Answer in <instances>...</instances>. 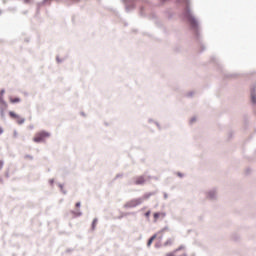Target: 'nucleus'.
<instances>
[{
    "label": "nucleus",
    "instance_id": "nucleus-9",
    "mask_svg": "<svg viewBox=\"0 0 256 256\" xmlns=\"http://www.w3.org/2000/svg\"><path fill=\"white\" fill-rule=\"evenodd\" d=\"M96 225H97V219H94L92 222V229H95Z\"/></svg>",
    "mask_w": 256,
    "mask_h": 256
},
{
    "label": "nucleus",
    "instance_id": "nucleus-8",
    "mask_svg": "<svg viewBox=\"0 0 256 256\" xmlns=\"http://www.w3.org/2000/svg\"><path fill=\"white\" fill-rule=\"evenodd\" d=\"M155 239H157V235H153V236L148 240L147 246H148V247H151V245L153 244V241H155Z\"/></svg>",
    "mask_w": 256,
    "mask_h": 256
},
{
    "label": "nucleus",
    "instance_id": "nucleus-14",
    "mask_svg": "<svg viewBox=\"0 0 256 256\" xmlns=\"http://www.w3.org/2000/svg\"><path fill=\"white\" fill-rule=\"evenodd\" d=\"M76 207H81V202H77Z\"/></svg>",
    "mask_w": 256,
    "mask_h": 256
},
{
    "label": "nucleus",
    "instance_id": "nucleus-6",
    "mask_svg": "<svg viewBox=\"0 0 256 256\" xmlns=\"http://www.w3.org/2000/svg\"><path fill=\"white\" fill-rule=\"evenodd\" d=\"M145 184V177L138 176L135 178V185H144Z\"/></svg>",
    "mask_w": 256,
    "mask_h": 256
},
{
    "label": "nucleus",
    "instance_id": "nucleus-11",
    "mask_svg": "<svg viewBox=\"0 0 256 256\" xmlns=\"http://www.w3.org/2000/svg\"><path fill=\"white\" fill-rule=\"evenodd\" d=\"M3 165H4L3 160H0V170L3 169Z\"/></svg>",
    "mask_w": 256,
    "mask_h": 256
},
{
    "label": "nucleus",
    "instance_id": "nucleus-5",
    "mask_svg": "<svg viewBox=\"0 0 256 256\" xmlns=\"http://www.w3.org/2000/svg\"><path fill=\"white\" fill-rule=\"evenodd\" d=\"M165 213L164 212H156L154 213V223H157L159 219H165Z\"/></svg>",
    "mask_w": 256,
    "mask_h": 256
},
{
    "label": "nucleus",
    "instance_id": "nucleus-18",
    "mask_svg": "<svg viewBox=\"0 0 256 256\" xmlns=\"http://www.w3.org/2000/svg\"><path fill=\"white\" fill-rule=\"evenodd\" d=\"M177 255H181V252H178Z\"/></svg>",
    "mask_w": 256,
    "mask_h": 256
},
{
    "label": "nucleus",
    "instance_id": "nucleus-12",
    "mask_svg": "<svg viewBox=\"0 0 256 256\" xmlns=\"http://www.w3.org/2000/svg\"><path fill=\"white\" fill-rule=\"evenodd\" d=\"M190 21L194 26L196 25L195 20H193V18H190Z\"/></svg>",
    "mask_w": 256,
    "mask_h": 256
},
{
    "label": "nucleus",
    "instance_id": "nucleus-13",
    "mask_svg": "<svg viewBox=\"0 0 256 256\" xmlns=\"http://www.w3.org/2000/svg\"><path fill=\"white\" fill-rule=\"evenodd\" d=\"M252 102L255 103L256 100H255V95L252 94Z\"/></svg>",
    "mask_w": 256,
    "mask_h": 256
},
{
    "label": "nucleus",
    "instance_id": "nucleus-17",
    "mask_svg": "<svg viewBox=\"0 0 256 256\" xmlns=\"http://www.w3.org/2000/svg\"><path fill=\"white\" fill-rule=\"evenodd\" d=\"M3 93H5V90H2V91H1V94H2V95H3Z\"/></svg>",
    "mask_w": 256,
    "mask_h": 256
},
{
    "label": "nucleus",
    "instance_id": "nucleus-1",
    "mask_svg": "<svg viewBox=\"0 0 256 256\" xmlns=\"http://www.w3.org/2000/svg\"><path fill=\"white\" fill-rule=\"evenodd\" d=\"M49 137H51V133L42 130L34 135L33 141L34 143H45L46 139H49Z\"/></svg>",
    "mask_w": 256,
    "mask_h": 256
},
{
    "label": "nucleus",
    "instance_id": "nucleus-4",
    "mask_svg": "<svg viewBox=\"0 0 256 256\" xmlns=\"http://www.w3.org/2000/svg\"><path fill=\"white\" fill-rule=\"evenodd\" d=\"M9 117H11V119H14L16 123H18V125H23V123H25V118L21 117L19 114L13 111L9 112Z\"/></svg>",
    "mask_w": 256,
    "mask_h": 256
},
{
    "label": "nucleus",
    "instance_id": "nucleus-15",
    "mask_svg": "<svg viewBox=\"0 0 256 256\" xmlns=\"http://www.w3.org/2000/svg\"><path fill=\"white\" fill-rule=\"evenodd\" d=\"M3 134V128L0 127V135Z\"/></svg>",
    "mask_w": 256,
    "mask_h": 256
},
{
    "label": "nucleus",
    "instance_id": "nucleus-16",
    "mask_svg": "<svg viewBox=\"0 0 256 256\" xmlns=\"http://www.w3.org/2000/svg\"><path fill=\"white\" fill-rule=\"evenodd\" d=\"M25 3H31V0H24Z\"/></svg>",
    "mask_w": 256,
    "mask_h": 256
},
{
    "label": "nucleus",
    "instance_id": "nucleus-7",
    "mask_svg": "<svg viewBox=\"0 0 256 256\" xmlns=\"http://www.w3.org/2000/svg\"><path fill=\"white\" fill-rule=\"evenodd\" d=\"M9 101H10V103H21V98L10 97Z\"/></svg>",
    "mask_w": 256,
    "mask_h": 256
},
{
    "label": "nucleus",
    "instance_id": "nucleus-10",
    "mask_svg": "<svg viewBox=\"0 0 256 256\" xmlns=\"http://www.w3.org/2000/svg\"><path fill=\"white\" fill-rule=\"evenodd\" d=\"M151 216V211L145 213V217L149 218Z\"/></svg>",
    "mask_w": 256,
    "mask_h": 256
},
{
    "label": "nucleus",
    "instance_id": "nucleus-3",
    "mask_svg": "<svg viewBox=\"0 0 256 256\" xmlns=\"http://www.w3.org/2000/svg\"><path fill=\"white\" fill-rule=\"evenodd\" d=\"M165 256H187V251L185 250V246L181 245L179 248L173 252L167 253Z\"/></svg>",
    "mask_w": 256,
    "mask_h": 256
},
{
    "label": "nucleus",
    "instance_id": "nucleus-2",
    "mask_svg": "<svg viewBox=\"0 0 256 256\" xmlns=\"http://www.w3.org/2000/svg\"><path fill=\"white\" fill-rule=\"evenodd\" d=\"M143 199H149L148 195L143 196V198H136L133 200L128 201L124 207L126 209H133V207H137L138 205H141V203H143Z\"/></svg>",
    "mask_w": 256,
    "mask_h": 256
}]
</instances>
